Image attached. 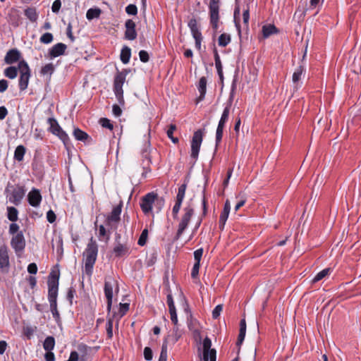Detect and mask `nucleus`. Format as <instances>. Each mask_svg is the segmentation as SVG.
Returning <instances> with one entry per match:
<instances>
[{"mask_svg": "<svg viewBox=\"0 0 361 361\" xmlns=\"http://www.w3.org/2000/svg\"><path fill=\"white\" fill-rule=\"evenodd\" d=\"M59 271H52L47 280L48 300L50 305V311L56 321L60 319V314L57 309V296L59 285Z\"/></svg>", "mask_w": 361, "mask_h": 361, "instance_id": "1", "label": "nucleus"}, {"mask_svg": "<svg viewBox=\"0 0 361 361\" xmlns=\"http://www.w3.org/2000/svg\"><path fill=\"white\" fill-rule=\"evenodd\" d=\"M195 210L193 206L188 203L183 208V214L181 216L178 224V228L175 236V239L178 240L182 235L185 230L188 228L192 216L194 215Z\"/></svg>", "mask_w": 361, "mask_h": 361, "instance_id": "2", "label": "nucleus"}, {"mask_svg": "<svg viewBox=\"0 0 361 361\" xmlns=\"http://www.w3.org/2000/svg\"><path fill=\"white\" fill-rule=\"evenodd\" d=\"M47 123L49 124L48 130L53 135L57 136L63 142L65 147L68 148V145L70 144L69 137L60 126L57 120L54 118H49Z\"/></svg>", "mask_w": 361, "mask_h": 361, "instance_id": "3", "label": "nucleus"}, {"mask_svg": "<svg viewBox=\"0 0 361 361\" xmlns=\"http://www.w3.org/2000/svg\"><path fill=\"white\" fill-rule=\"evenodd\" d=\"M20 70V78L18 81L19 89L23 91L27 88L29 80L31 75L30 69L27 63L25 60H21L18 63Z\"/></svg>", "mask_w": 361, "mask_h": 361, "instance_id": "4", "label": "nucleus"}, {"mask_svg": "<svg viewBox=\"0 0 361 361\" xmlns=\"http://www.w3.org/2000/svg\"><path fill=\"white\" fill-rule=\"evenodd\" d=\"M220 5L221 0H210L209 4L210 23L214 30L219 27Z\"/></svg>", "mask_w": 361, "mask_h": 361, "instance_id": "5", "label": "nucleus"}, {"mask_svg": "<svg viewBox=\"0 0 361 361\" xmlns=\"http://www.w3.org/2000/svg\"><path fill=\"white\" fill-rule=\"evenodd\" d=\"M131 253V245L128 239L125 242L114 244L111 255L115 258L127 257Z\"/></svg>", "mask_w": 361, "mask_h": 361, "instance_id": "6", "label": "nucleus"}, {"mask_svg": "<svg viewBox=\"0 0 361 361\" xmlns=\"http://www.w3.org/2000/svg\"><path fill=\"white\" fill-rule=\"evenodd\" d=\"M203 139V132L201 129L197 130L193 134L191 141V154L190 157L195 161L198 158L199 152Z\"/></svg>", "mask_w": 361, "mask_h": 361, "instance_id": "7", "label": "nucleus"}, {"mask_svg": "<svg viewBox=\"0 0 361 361\" xmlns=\"http://www.w3.org/2000/svg\"><path fill=\"white\" fill-rule=\"evenodd\" d=\"M11 246L18 256L24 251L25 247V239L23 231L17 233L12 237L11 240Z\"/></svg>", "mask_w": 361, "mask_h": 361, "instance_id": "8", "label": "nucleus"}, {"mask_svg": "<svg viewBox=\"0 0 361 361\" xmlns=\"http://www.w3.org/2000/svg\"><path fill=\"white\" fill-rule=\"evenodd\" d=\"M97 253L98 245L96 241L91 238L83 253L85 257V262L95 263L97 257Z\"/></svg>", "mask_w": 361, "mask_h": 361, "instance_id": "9", "label": "nucleus"}, {"mask_svg": "<svg viewBox=\"0 0 361 361\" xmlns=\"http://www.w3.org/2000/svg\"><path fill=\"white\" fill-rule=\"evenodd\" d=\"M155 192H151L146 194L140 200V208L145 214H148L152 212L153 204L155 200Z\"/></svg>", "mask_w": 361, "mask_h": 361, "instance_id": "10", "label": "nucleus"}, {"mask_svg": "<svg viewBox=\"0 0 361 361\" xmlns=\"http://www.w3.org/2000/svg\"><path fill=\"white\" fill-rule=\"evenodd\" d=\"M190 32L195 42V47L197 50L201 49V42L202 40V35L201 32L199 30L197 23L195 18H192L189 20L188 24Z\"/></svg>", "mask_w": 361, "mask_h": 361, "instance_id": "11", "label": "nucleus"}, {"mask_svg": "<svg viewBox=\"0 0 361 361\" xmlns=\"http://www.w3.org/2000/svg\"><path fill=\"white\" fill-rule=\"evenodd\" d=\"M150 152H151V147H150V142L148 140L146 143L145 144V146L143 149H142L141 154L142 157V168L145 173H149L151 172V168L150 165L152 164L151 157H150Z\"/></svg>", "mask_w": 361, "mask_h": 361, "instance_id": "12", "label": "nucleus"}, {"mask_svg": "<svg viewBox=\"0 0 361 361\" xmlns=\"http://www.w3.org/2000/svg\"><path fill=\"white\" fill-rule=\"evenodd\" d=\"M114 281L112 279H109V280L106 279L104 282V295L106 298L107 300V307L106 310L109 313L111 310V305H112V299H113V288H114Z\"/></svg>", "mask_w": 361, "mask_h": 361, "instance_id": "13", "label": "nucleus"}, {"mask_svg": "<svg viewBox=\"0 0 361 361\" xmlns=\"http://www.w3.org/2000/svg\"><path fill=\"white\" fill-rule=\"evenodd\" d=\"M8 252L9 250L6 245L4 244L0 246V269L2 271H8L10 266Z\"/></svg>", "mask_w": 361, "mask_h": 361, "instance_id": "14", "label": "nucleus"}, {"mask_svg": "<svg viewBox=\"0 0 361 361\" xmlns=\"http://www.w3.org/2000/svg\"><path fill=\"white\" fill-rule=\"evenodd\" d=\"M235 89H236L235 80H233L232 85H231V92H230V95H229V98H228L227 104L225 106V108L224 109L223 113L220 118L221 121L227 122L228 120L230 109H231V104H232V102L233 100Z\"/></svg>", "mask_w": 361, "mask_h": 361, "instance_id": "15", "label": "nucleus"}, {"mask_svg": "<svg viewBox=\"0 0 361 361\" xmlns=\"http://www.w3.org/2000/svg\"><path fill=\"white\" fill-rule=\"evenodd\" d=\"M25 193V190L23 186L18 185L13 188L9 197V201L16 205H18Z\"/></svg>", "mask_w": 361, "mask_h": 361, "instance_id": "16", "label": "nucleus"}, {"mask_svg": "<svg viewBox=\"0 0 361 361\" xmlns=\"http://www.w3.org/2000/svg\"><path fill=\"white\" fill-rule=\"evenodd\" d=\"M136 25L131 19H128L125 23V39L128 40H134L136 39L137 34L135 30Z\"/></svg>", "mask_w": 361, "mask_h": 361, "instance_id": "17", "label": "nucleus"}, {"mask_svg": "<svg viewBox=\"0 0 361 361\" xmlns=\"http://www.w3.org/2000/svg\"><path fill=\"white\" fill-rule=\"evenodd\" d=\"M27 200L31 206L37 207L42 201V195L39 190L33 188L27 195Z\"/></svg>", "mask_w": 361, "mask_h": 361, "instance_id": "18", "label": "nucleus"}, {"mask_svg": "<svg viewBox=\"0 0 361 361\" xmlns=\"http://www.w3.org/2000/svg\"><path fill=\"white\" fill-rule=\"evenodd\" d=\"M66 49L67 46L65 44L61 42L57 43L54 44L51 49H49L48 52L49 56L51 59H54L63 55Z\"/></svg>", "mask_w": 361, "mask_h": 361, "instance_id": "19", "label": "nucleus"}, {"mask_svg": "<svg viewBox=\"0 0 361 361\" xmlns=\"http://www.w3.org/2000/svg\"><path fill=\"white\" fill-rule=\"evenodd\" d=\"M305 66L304 63L300 64L298 68H295L293 74V82L294 84V87L298 89L301 85L299 83V81L301 80L302 76L305 75Z\"/></svg>", "mask_w": 361, "mask_h": 361, "instance_id": "20", "label": "nucleus"}, {"mask_svg": "<svg viewBox=\"0 0 361 361\" xmlns=\"http://www.w3.org/2000/svg\"><path fill=\"white\" fill-rule=\"evenodd\" d=\"M20 58V53L16 49L9 50L5 56L4 61L7 64H12L17 62Z\"/></svg>", "mask_w": 361, "mask_h": 361, "instance_id": "21", "label": "nucleus"}, {"mask_svg": "<svg viewBox=\"0 0 361 361\" xmlns=\"http://www.w3.org/2000/svg\"><path fill=\"white\" fill-rule=\"evenodd\" d=\"M197 89L200 92V96L197 99V102H200L204 100L207 91V78L205 77H201L197 85Z\"/></svg>", "mask_w": 361, "mask_h": 361, "instance_id": "22", "label": "nucleus"}, {"mask_svg": "<svg viewBox=\"0 0 361 361\" xmlns=\"http://www.w3.org/2000/svg\"><path fill=\"white\" fill-rule=\"evenodd\" d=\"M262 32L264 38H268L274 34L279 33V30L274 24H267L262 26Z\"/></svg>", "mask_w": 361, "mask_h": 361, "instance_id": "23", "label": "nucleus"}, {"mask_svg": "<svg viewBox=\"0 0 361 361\" xmlns=\"http://www.w3.org/2000/svg\"><path fill=\"white\" fill-rule=\"evenodd\" d=\"M213 53L214 56V61H215V66L217 70L218 75L221 80H223L224 75H223V67L221 64V61L220 59V56L219 55L218 51L214 44V49H213Z\"/></svg>", "mask_w": 361, "mask_h": 361, "instance_id": "24", "label": "nucleus"}, {"mask_svg": "<svg viewBox=\"0 0 361 361\" xmlns=\"http://www.w3.org/2000/svg\"><path fill=\"white\" fill-rule=\"evenodd\" d=\"M125 77L120 75L119 73H116V74L114 76V85H113V90L114 91L116 90H123V85L126 81Z\"/></svg>", "mask_w": 361, "mask_h": 361, "instance_id": "25", "label": "nucleus"}, {"mask_svg": "<svg viewBox=\"0 0 361 361\" xmlns=\"http://www.w3.org/2000/svg\"><path fill=\"white\" fill-rule=\"evenodd\" d=\"M131 56V49L128 46H124L120 54V59L123 63L127 64L129 63Z\"/></svg>", "mask_w": 361, "mask_h": 361, "instance_id": "26", "label": "nucleus"}, {"mask_svg": "<svg viewBox=\"0 0 361 361\" xmlns=\"http://www.w3.org/2000/svg\"><path fill=\"white\" fill-rule=\"evenodd\" d=\"M122 205L119 204L114 207L111 212L106 217L120 222Z\"/></svg>", "mask_w": 361, "mask_h": 361, "instance_id": "27", "label": "nucleus"}, {"mask_svg": "<svg viewBox=\"0 0 361 361\" xmlns=\"http://www.w3.org/2000/svg\"><path fill=\"white\" fill-rule=\"evenodd\" d=\"M332 271V269L331 268H326L317 273L315 276L312 279L311 282L312 283H316L319 282V281L322 280L324 278H325L326 276L329 275L331 272Z\"/></svg>", "mask_w": 361, "mask_h": 361, "instance_id": "28", "label": "nucleus"}, {"mask_svg": "<svg viewBox=\"0 0 361 361\" xmlns=\"http://www.w3.org/2000/svg\"><path fill=\"white\" fill-rule=\"evenodd\" d=\"M186 188H187L186 183L182 184L178 188V193H177L176 197V202H175L176 204H182L183 201L185 197Z\"/></svg>", "mask_w": 361, "mask_h": 361, "instance_id": "29", "label": "nucleus"}, {"mask_svg": "<svg viewBox=\"0 0 361 361\" xmlns=\"http://www.w3.org/2000/svg\"><path fill=\"white\" fill-rule=\"evenodd\" d=\"M25 16L31 21L35 22L38 18L37 10L34 7H29L24 11Z\"/></svg>", "mask_w": 361, "mask_h": 361, "instance_id": "30", "label": "nucleus"}, {"mask_svg": "<svg viewBox=\"0 0 361 361\" xmlns=\"http://www.w3.org/2000/svg\"><path fill=\"white\" fill-rule=\"evenodd\" d=\"M73 136L75 137V140L82 142L86 141L90 137L87 133L78 128L74 129Z\"/></svg>", "mask_w": 361, "mask_h": 361, "instance_id": "31", "label": "nucleus"}, {"mask_svg": "<svg viewBox=\"0 0 361 361\" xmlns=\"http://www.w3.org/2000/svg\"><path fill=\"white\" fill-rule=\"evenodd\" d=\"M26 149L23 145H18L14 152V159L18 161H22L25 154Z\"/></svg>", "mask_w": 361, "mask_h": 361, "instance_id": "32", "label": "nucleus"}, {"mask_svg": "<svg viewBox=\"0 0 361 361\" xmlns=\"http://www.w3.org/2000/svg\"><path fill=\"white\" fill-rule=\"evenodd\" d=\"M102 11L99 8H91L87 10L86 18L87 20H91L94 18H98L100 16Z\"/></svg>", "mask_w": 361, "mask_h": 361, "instance_id": "33", "label": "nucleus"}, {"mask_svg": "<svg viewBox=\"0 0 361 361\" xmlns=\"http://www.w3.org/2000/svg\"><path fill=\"white\" fill-rule=\"evenodd\" d=\"M106 226L104 224H101L99 226V238L101 240V238H104L106 242H108L110 239V235L111 232H109L108 228H106Z\"/></svg>", "mask_w": 361, "mask_h": 361, "instance_id": "34", "label": "nucleus"}, {"mask_svg": "<svg viewBox=\"0 0 361 361\" xmlns=\"http://www.w3.org/2000/svg\"><path fill=\"white\" fill-rule=\"evenodd\" d=\"M155 200L153 206L156 209L157 213H159L164 206L165 200L162 197H159L157 193H155Z\"/></svg>", "mask_w": 361, "mask_h": 361, "instance_id": "35", "label": "nucleus"}, {"mask_svg": "<svg viewBox=\"0 0 361 361\" xmlns=\"http://www.w3.org/2000/svg\"><path fill=\"white\" fill-rule=\"evenodd\" d=\"M55 346V339L53 336H47L44 343L43 348L46 351H51Z\"/></svg>", "mask_w": 361, "mask_h": 361, "instance_id": "36", "label": "nucleus"}, {"mask_svg": "<svg viewBox=\"0 0 361 361\" xmlns=\"http://www.w3.org/2000/svg\"><path fill=\"white\" fill-rule=\"evenodd\" d=\"M18 211L16 207H7V218L12 222H15L18 220Z\"/></svg>", "mask_w": 361, "mask_h": 361, "instance_id": "37", "label": "nucleus"}, {"mask_svg": "<svg viewBox=\"0 0 361 361\" xmlns=\"http://www.w3.org/2000/svg\"><path fill=\"white\" fill-rule=\"evenodd\" d=\"M231 35L227 33L221 34L218 39V44L220 47H226L231 42Z\"/></svg>", "mask_w": 361, "mask_h": 361, "instance_id": "38", "label": "nucleus"}, {"mask_svg": "<svg viewBox=\"0 0 361 361\" xmlns=\"http://www.w3.org/2000/svg\"><path fill=\"white\" fill-rule=\"evenodd\" d=\"M231 210V204L228 200H226L224 204V209L221 212L219 219H221V221L224 219H228L229 213Z\"/></svg>", "mask_w": 361, "mask_h": 361, "instance_id": "39", "label": "nucleus"}, {"mask_svg": "<svg viewBox=\"0 0 361 361\" xmlns=\"http://www.w3.org/2000/svg\"><path fill=\"white\" fill-rule=\"evenodd\" d=\"M119 222L106 218L104 225L107 227L109 232H112L118 228Z\"/></svg>", "mask_w": 361, "mask_h": 361, "instance_id": "40", "label": "nucleus"}, {"mask_svg": "<svg viewBox=\"0 0 361 361\" xmlns=\"http://www.w3.org/2000/svg\"><path fill=\"white\" fill-rule=\"evenodd\" d=\"M4 75L10 79H14L18 75V69L15 66H9L5 69Z\"/></svg>", "mask_w": 361, "mask_h": 361, "instance_id": "41", "label": "nucleus"}, {"mask_svg": "<svg viewBox=\"0 0 361 361\" xmlns=\"http://www.w3.org/2000/svg\"><path fill=\"white\" fill-rule=\"evenodd\" d=\"M223 133H224V128L217 127L216 131V137H215L216 143H215L214 154H216L218 147L221 142V140L223 137Z\"/></svg>", "mask_w": 361, "mask_h": 361, "instance_id": "42", "label": "nucleus"}, {"mask_svg": "<svg viewBox=\"0 0 361 361\" xmlns=\"http://www.w3.org/2000/svg\"><path fill=\"white\" fill-rule=\"evenodd\" d=\"M208 353H203V360L204 361H216V351L215 349H212L211 350L207 351Z\"/></svg>", "mask_w": 361, "mask_h": 361, "instance_id": "43", "label": "nucleus"}, {"mask_svg": "<svg viewBox=\"0 0 361 361\" xmlns=\"http://www.w3.org/2000/svg\"><path fill=\"white\" fill-rule=\"evenodd\" d=\"M167 341L165 339L161 346V350L158 361H167Z\"/></svg>", "mask_w": 361, "mask_h": 361, "instance_id": "44", "label": "nucleus"}, {"mask_svg": "<svg viewBox=\"0 0 361 361\" xmlns=\"http://www.w3.org/2000/svg\"><path fill=\"white\" fill-rule=\"evenodd\" d=\"M176 129V126L174 124H171L169 126V129L166 131L167 136L173 142V143H178V139L177 137H173V134L174 130Z\"/></svg>", "mask_w": 361, "mask_h": 361, "instance_id": "45", "label": "nucleus"}, {"mask_svg": "<svg viewBox=\"0 0 361 361\" xmlns=\"http://www.w3.org/2000/svg\"><path fill=\"white\" fill-rule=\"evenodd\" d=\"M166 303L169 306V312L175 311L176 310V306L174 304L173 298L171 294V290L169 291L167 296H166Z\"/></svg>", "mask_w": 361, "mask_h": 361, "instance_id": "46", "label": "nucleus"}, {"mask_svg": "<svg viewBox=\"0 0 361 361\" xmlns=\"http://www.w3.org/2000/svg\"><path fill=\"white\" fill-rule=\"evenodd\" d=\"M53 39H54V37L51 33L46 32L40 37L39 41L42 44H50L53 41Z\"/></svg>", "mask_w": 361, "mask_h": 361, "instance_id": "47", "label": "nucleus"}, {"mask_svg": "<svg viewBox=\"0 0 361 361\" xmlns=\"http://www.w3.org/2000/svg\"><path fill=\"white\" fill-rule=\"evenodd\" d=\"M54 71V66L52 63H47L44 66L40 71L42 75L50 74L51 75Z\"/></svg>", "mask_w": 361, "mask_h": 361, "instance_id": "48", "label": "nucleus"}, {"mask_svg": "<svg viewBox=\"0 0 361 361\" xmlns=\"http://www.w3.org/2000/svg\"><path fill=\"white\" fill-rule=\"evenodd\" d=\"M148 236V230L147 228H145L138 239L137 244L140 246H144L146 244L147 239Z\"/></svg>", "mask_w": 361, "mask_h": 361, "instance_id": "49", "label": "nucleus"}, {"mask_svg": "<svg viewBox=\"0 0 361 361\" xmlns=\"http://www.w3.org/2000/svg\"><path fill=\"white\" fill-rule=\"evenodd\" d=\"M99 123L103 128H108L111 130H112L114 128L113 123L111 122L109 119L106 118H100Z\"/></svg>", "mask_w": 361, "mask_h": 361, "instance_id": "50", "label": "nucleus"}, {"mask_svg": "<svg viewBox=\"0 0 361 361\" xmlns=\"http://www.w3.org/2000/svg\"><path fill=\"white\" fill-rule=\"evenodd\" d=\"M107 336L111 338L113 336V318H109L106 324Z\"/></svg>", "mask_w": 361, "mask_h": 361, "instance_id": "51", "label": "nucleus"}, {"mask_svg": "<svg viewBox=\"0 0 361 361\" xmlns=\"http://www.w3.org/2000/svg\"><path fill=\"white\" fill-rule=\"evenodd\" d=\"M116 98L117 99L120 106H124L125 101L123 97V90H116L114 91Z\"/></svg>", "mask_w": 361, "mask_h": 361, "instance_id": "52", "label": "nucleus"}, {"mask_svg": "<svg viewBox=\"0 0 361 361\" xmlns=\"http://www.w3.org/2000/svg\"><path fill=\"white\" fill-rule=\"evenodd\" d=\"M126 12L128 15L135 16L137 13V8L135 4H129L126 7Z\"/></svg>", "mask_w": 361, "mask_h": 361, "instance_id": "53", "label": "nucleus"}, {"mask_svg": "<svg viewBox=\"0 0 361 361\" xmlns=\"http://www.w3.org/2000/svg\"><path fill=\"white\" fill-rule=\"evenodd\" d=\"M203 353H207L209 350H211L212 348H211L212 346V341L208 337H206L203 341Z\"/></svg>", "mask_w": 361, "mask_h": 361, "instance_id": "54", "label": "nucleus"}, {"mask_svg": "<svg viewBox=\"0 0 361 361\" xmlns=\"http://www.w3.org/2000/svg\"><path fill=\"white\" fill-rule=\"evenodd\" d=\"M95 263L85 262V273L91 276L93 272V267Z\"/></svg>", "mask_w": 361, "mask_h": 361, "instance_id": "55", "label": "nucleus"}, {"mask_svg": "<svg viewBox=\"0 0 361 361\" xmlns=\"http://www.w3.org/2000/svg\"><path fill=\"white\" fill-rule=\"evenodd\" d=\"M223 310V305L220 304L215 307L212 311V318L216 319L219 317L221 312Z\"/></svg>", "mask_w": 361, "mask_h": 361, "instance_id": "56", "label": "nucleus"}, {"mask_svg": "<svg viewBox=\"0 0 361 361\" xmlns=\"http://www.w3.org/2000/svg\"><path fill=\"white\" fill-rule=\"evenodd\" d=\"M76 294V290L73 287H70L67 292L66 298L70 302V305L73 304V299Z\"/></svg>", "mask_w": 361, "mask_h": 361, "instance_id": "57", "label": "nucleus"}, {"mask_svg": "<svg viewBox=\"0 0 361 361\" xmlns=\"http://www.w3.org/2000/svg\"><path fill=\"white\" fill-rule=\"evenodd\" d=\"M119 312L120 317H122L128 311L130 305L128 303H120L119 304Z\"/></svg>", "mask_w": 361, "mask_h": 361, "instance_id": "58", "label": "nucleus"}, {"mask_svg": "<svg viewBox=\"0 0 361 361\" xmlns=\"http://www.w3.org/2000/svg\"><path fill=\"white\" fill-rule=\"evenodd\" d=\"M19 229H20L19 226L16 223L13 222L9 226L8 233H9V234L13 235V236L17 233L20 232Z\"/></svg>", "mask_w": 361, "mask_h": 361, "instance_id": "59", "label": "nucleus"}, {"mask_svg": "<svg viewBox=\"0 0 361 361\" xmlns=\"http://www.w3.org/2000/svg\"><path fill=\"white\" fill-rule=\"evenodd\" d=\"M143 353L144 357L146 360L150 361L152 360L153 353L152 349L149 347H145Z\"/></svg>", "mask_w": 361, "mask_h": 361, "instance_id": "60", "label": "nucleus"}, {"mask_svg": "<svg viewBox=\"0 0 361 361\" xmlns=\"http://www.w3.org/2000/svg\"><path fill=\"white\" fill-rule=\"evenodd\" d=\"M139 57H140V61L143 63L148 62L149 59V54L145 50L140 51Z\"/></svg>", "mask_w": 361, "mask_h": 361, "instance_id": "61", "label": "nucleus"}, {"mask_svg": "<svg viewBox=\"0 0 361 361\" xmlns=\"http://www.w3.org/2000/svg\"><path fill=\"white\" fill-rule=\"evenodd\" d=\"M61 7V0H55L51 6V11L54 13H57Z\"/></svg>", "mask_w": 361, "mask_h": 361, "instance_id": "62", "label": "nucleus"}, {"mask_svg": "<svg viewBox=\"0 0 361 361\" xmlns=\"http://www.w3.org/2000/svg\"><path fill=\"white\" fill-rule=\"evenodd\" d=\"M200 267V262H195L193 267L192 269V271H191L192 278L195 279L197 276L198 273H199Z\"/></svg>", "mask_w": 361, "mask_h": 361, "instance_id": "63", "label": "nucleus"}, {"mask_svg": "<svg viewBox=\"0 0 361 361\" xmlns=\"http://www.w3.org/2000/svg\"><path fill=\"white\" fill-rule=\"evenodd\" d=\"M56 216L55 213L51 209L49 210L47 213V221L49 223L52 224L56 221Z\"/></svg>", "mask_w": 361, "mask_h": 361, "instance_id": "64", "label": "nucleus"}]
</instances>
